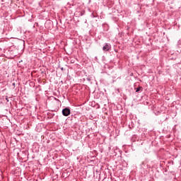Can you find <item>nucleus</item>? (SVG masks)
<instances>
[{"mask_svg":"<svg viewBox=\"0 0 181 181\" xmlns=\"http://www.w3.org/2000/svg\"><path fill=\"white\" fill-rule=\"evenodd\" d=\"M70 114H71V110H70L69 107H65L62 110V115H64V117H69Z\"/></svg>","mask_w":181,"mask_h":181,"instance_id":"nucleus-1","label":"nucleus"},{"mask_svg":"<svg viewBox=\"0 0 181 181\" xmlns=\"http://www.w3.org/2000/svg\"><path fill=\"white\" fill-rule=\"evenodd\" d=\"M16 42H17V45H21L23 46H25V41L23 40L17 39Z\"/></svg>","mask_w":181,"mask_h":181,"instance_id":"nucleus-2","label":"nucleus"},{"mask_svg":"<svg viewBox=\"0 0 181 181\" xmlns=\"http://www.w3.org/2000/svg\"><path fill=\"white\" fill-rule=\"evenodd\" d=\"M110 49H111V47H110V46H103V50L104 52H108V50H110Z\"/></svg>","mask_w":181,"mask_h":181,"instance_id":"nucleus-3","label":"nucleus"},{"mask_svg":"<svg viewBox=\"0 0 181 181\" xmlns=\"http://www.w3.org/2000/svg\"><path fill=\"white\" fill-rule=\"evenodd\" d=\"M140 90H142V86H139L138 88H136V93H139Z\"/></svg>","mask_w":181,"mask_h":181,"instance_id":"nucleus-4","label":"nucleus"},{"mask_svg":"<svg viewBox=\"0 0 181 181\" xmlns=\"http://www.w3.org/2000/svg\"><path fill=\"white\" fill-rule=\"evenodd\" d=\"M12 86H13L15 87V83H12Z\"/></svg>","mask_w":181,"mask_h":181,"instance_id":"nucleus-5","label":"nucleus"},{"mask_svg":"<svg viewBox=\"0 0 181 181\" xmlns=\"http://www.w3.org/2000/svg\"><path fill=\"white\" fill-rule=\"evenodd\" d=\"M1 52H2V48H0V53H1Z\"/></svg>","mask_w":181,"mask_h":181,"instance_id":"nucleus-6","label":"nucleus"},{"mask_svg":"<svg viewBox=\"0 0 181 181\" xmlns=\"http://www.w3.org/2000/svg\"><path fill=\"white\" fill-rule=\"evenodd\" d=\"M62 70H63V68H62Z\"/></svg>","mask_w":181,"mask_h":181,"instance_id":"nucleus-7","label":"nucleus"}]
</instances>
